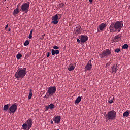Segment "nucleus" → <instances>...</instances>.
Wrapping results in <instances>:
<instances>
[{
    "label": "nucleus",
    "mask_w": 130,
    "mask_h": 130,
    "mask_svg": "<svg viewBox=\"0 0 130 130\" xmlns=\"http://www.w3.org/2000/svg\"><path fill=\"white\" fill-rule=\"evenodd\" d=\"M122 27H123V23H122V21H116V22H113L110 25L109 27L110 32L119 33Z\"/></svg>",
    "instance_id": "1"
},
{
    "label": "nucleus",
    "mask_w": 130,
    "mask_h": 130,
    "mask_svg": "<svg viewBox=\"0 0 130 130\" xmlns=\"http://www.w3.org/2000/svg\"><path fill=\"white\" fill-rule=\"evenodd\" d=\"M27 74V68H19L17 70L16 73H15V78L19 80V79H23L26 74Z\"/></svg>",
    "instance_id": "2"
},
{
    "label": "nucleus",
    "mask_w": 130,
    "mask_h": 130,
    "mask_svg": "<svg viewBox=\"0 0 130 130\" xmlns=\"http://www.w3.org/2000/svg\"><path fill=\"white\" fill-rule=\"evenodd\" d=\"M106 121L108 120H113L115 119L116 117V112L114 110H112L108 112L105 115Z\"/></svg>",
    "instance_id": "3"
},
{
    "label": "nucleus",
    "mask_w": 130,
    "mask_h": 130,
    "mask_svg": "<svg viewBox=\"0 0 130 130\" xmlns=\"http://www.w3.org/2000/svg\"><path fill=\"white\" fill-rule=\"evenodd\" d=\"M56 92V87L55 86H50L48 88V90L46 92L47 98L49 96H53Z\"/></svg>",
    "instance_id": "4"
},
{
    "label": "nucleus",
    "mask_w": 130,
    "mask_h": 130,
    "mask_svg": "<svg viewBox=\"0 0 130 130\" xmlns=\"http://www.w3.org/2000/svg\"><path fill=\"white\" fill-rule=\"evenodd\" d=\"M32 125V119L29 118L22 125V129L29 130Z\"/></svg>",
    "instance_id": "5"
},
{
    "label": "nucleus",
    "mask_w": 130,
    "mask_h": 130,
    "mask_svg": "<svg viewBox=\"0 0 130 130\" xmlns=\"http://www.w3.org/2000/svg\"><path fill=\"white\" fill-rule=\"evenodd\" d=\"M30 7V3L29 2L23 3L20 7V11L23 13L29 12V8Z\"/></svg>",
    "instance_id": "6"
},
{
    "label": "nucleus",
    "mask_w": 130,
    "mask_h": 130,
    "mask_svg": "<svg viewBox=\"0 0 130 130\" xmlns=\"http://www.w3.org/2000/svg\"><path fill=\"white\" fill-rule=\"evenodd\" d=\"M111 53V51L110 50L106 49L105 50H104L103 52H102V53L100 54V56L101 57V58H104L108 56H110Z\"/></svg>",
    "instance_id": "7"
},
{
    "label": "nucleus",
    "mask_w": 130,
    "mask_h": 130,
    "mask_svg": "<svg viewBox=\"0 0 130 130\" xmlns=\"http://www.w3.org/2000/svg\"><path fill=\"white\" fill-rule=\"evenodd\" d=\"M17 107L18 106L16 104H12L9 108V111H10L11 113H13L14 114L15 112H16Z\"/></svg>",
    "instance_id": "8"
},
{
    "label": "nucleus",
    "mask_w": 130,
    "mask_h": 130,
    "mask_svg": "<svg viewBox=\"0 0 130 130\" xmlns=\"http://www.w3.org/2000/svg\"><path fill=\"white\" fill-rule=\"evenodd\" d=\"M52 24H54V25H57V24H58V15L56 14L52 16Z\"/></svg>",
    "instance_id": "9"
},
{
    "label": "nucleus",
    "mask_w": 130,
    "mask_h": 130,
    "mask_svg": "<svg viewBox=\"0 0 130 130\" xmlns=\"http://www.w3.org/2000/svg\"><path fill=\"white\" fill-rule=\"evenodd\" d=\"M107 26V24H106V23H101L100 25H99V27L98 28V32H101L103 31V29L105 28H106Z\"/></svg>",
    "instance_id": "10"
},
{
    "label": "nucleus",
    "mask_w": 130,
    "mask_h": 130,
    "mask_svg": "<svg viewBox=\"0 0 130 130\" xmlns=\"http://www.w3.org/2000/svg\"><path fill=\"white\" fill-rule=\"evenodd\" d=\"M79 38L81 42L83 43H84V42H86V41H87L88 39H89V37L86 35H81Z\"/></svg>",
    "instance_id": "11"
},
{
    "label": "nucleus",
    "mask_w": 130,
    "mask_h": 130,
    "mask_svg": "<svg viewBox=\"0 0 130 130\" xmlns=\"http://www.w3.org/2000/svg\"><path fill=\"white\" fill-rule=\"evenodd\" d=\"M92 62L91 60H89L88 63L86 65L85 67V70L86 71H91L92 70Z\"/></svg>",
    "instance_id": "12"
},
{
    "label": "nucleus",
    "mask_w": 130,
    "mask_h": 130,
    "mask_svg": "<svg viewBox=\"0 0 130 130\" xmlns=\"http://www.w3.org/2000/svg\"><path fill=\"white\" fill-rule=\"evenodd\" d=\"M75 68H76V63H73L70 64L68 69L70 72H72V71H74V70H75Z\"/></svg>",
    "instance_id": "13"
},
{
    "label": "nucleus",
    "mask_w": 130,
    "mask_h": 130,
    "mask_svg": "<svg viewBox=\"0 0 130 130\" xmlns=\"http://www.w3.org/2000/svg\"><path fill=\"white\" fill-rule=\"evenodd\" d=\"M60 116H56V117L53 118V121H54L55 123H57V124H58L59 122H60Z\"/></svg>",
    "instance_id": "14"
},
{
    "label": "nucleus",
    "mask_w": 130,
    "mask_h": 130,
    "mask_svg": "<svg viewBox=\"0 0 130 130\" xmlns=\"http://www.w3.org/2000/svg\"><path fill=\"white\" fill-rule=\"evenodd\" d=\"M120 39H121V38H120V36L117 35L114 37L113 41L114 42H118V41H119Z\"/></svg>",
    "instance_id": "15"
},
{
    "label": "nucleus",
    "mask_w": 130,
    "mask_h": 130,
    "mask_svg": "<svg viewBox=\"0 0 130 130\" xmlns=\"http://www.w3.org/2000/svg\"><path fill=\"white\" fill-rule=\"evenodd\" d=\"M112 73L115 74L117 71V66H115V64H114L112 67Z\"/></svg>",
    "instance_id": "16"
},
{
    "label": "nucleus",
    "mask_w": 130,
    "mask_h": 130,
    "mask_svg": "<svg viewBox=\"0 0 130 130\" xmlns=\"http://www.w3.org/2000/svg\"><path fill=\"white\" fill-rule=\"evenodd\" d=\"M19 13H20V11H19V8H16L14 10L13 15H14V16H16V15H18Z\"/></svg>",
    "instance_id": "17"
},
{
    "label": "nucleus",
    "mask_w": 130,
    "mask_h": 130,
    "mask_svg": "<svg viewBox=\"0 0 130 130\" xmlns=\"http://www.w3.org/2000/svg\"><path fill=\"white\" fill-rule=\"evenodd\" d=\"M81 100H82V98L80 97V96H78L75 102V104H78V103H80V102H81Z\"/></svg>",
    "instance_id": "18"
},
{
    "label": "nucleus",
    "mask_w": 130,
    "mask_h": 130,
    "mask_svg": "<svg viewBox=\"0 0 130 130\" xmlns=\"http://www.w3.org/2000/svg\"><path fill=\"white\" fill-rule=\"evenodd\" d=\"M81 26H79L78 27H76L75 29V31L77 32V34H79L80 32H81Z\"/></svg>",
    "instance_id": "19"
},
{
    "label": "nucleus",
    "mask_w": 130,
    "mask_h": 130,
    "mask_svg": "<svg viewBox=\"0 0 130 130\" xmlns=\"http://www.w3.org/2000/svg\"><path fill=\"white\" fill-rule=\"evenodd\" d=\"M123 115L124 117H128L129 116V112L126 111L123 113Z\"/></svg>",
    "instance_id": "20"
},
{
    "label": "nucleus",
    "mask_w": 130,
    "mask_h": 130,
    "mask_svg": "<svg viewBox=\"0 0 130 130\" xmlns=\"http://www.w3.org/2000/svg\"><path fill=\"white\" fill-rule=\"evenodd\" d=\"M8 109H9V105H5L3 107V110H4V111H7Z\"/></svg>",
    "instance_id": "21"
},
{
    "label": "nucleus",
    "mask_w": 130,
    "mask_h": 130,
    "mask_svg": "<svg viewBox=\"0 0 130 130\" xmlns=\"http://www.w3.org/2000/svg\"><path fill=\"white\" fill-rule=\"evenodd\" d=\"M33 95V93H32V89L29 90V94L28 95V99L30 100L32 98V96Z\"/></svg>",
    "instance_id": "22"
},
{
    "label": "nucleus",
    "mask_w": 130,
    "mask_h": 130,
    "mask_svg": "<svg viewBox=\"0 0 130 130\" xmlns=\"http://www.w3.org/2000/svg\"><path fill=\"white\" fill-rule=\"evenodd\" d=\"M114 100V97L110 98L109 99L108 101V102L109 103H113V101Z\"/></svg>",
    "instance_id": "23"
},
{
    "label": "nucleus",
    "mask_w": 130,
    "mask_h": 130,
    "mask_svg": "<svg viewBox=\"0 0 130 130\" xmlns=\"http://www.w3.org/2000/svg\"><path fill=\"white\" fill-rule=\"evenodd\" d=\"M49 107L51 110H52V109H54V108H55V106L53 104H50L49 106Z\"/></svg>",
    "instance_id": "24"
},
{
    "label": "nucleus",
    "mask_w": 130,
    "mask_h": 130,
    "mask_svg": "<svg viewBox=\"0 0 130 130\" xmlns=\"http://www.w3.org/2000/svg\"><path fill=\"white\" fill-rule=\"evenodd\" d=\"M123 49H127L128 48V45L125 44L124 45L122 46Z\"/></svg>",
    "instance_id": "25"
},
{
    "label": "nucleus",
    "mask_w": 130,
    "mask_h": 130,
    "mask_svg": "<svg viewBox=\"0 0 130 130\" xmlns=\"http://www.w3.org/2000/svg\"><path fill=\"white\" fill-rule=\"evenodd\" d=\"M21 57H22L21 54L19 53L16 55L17 59H20V58H21Z\"/></svg>",
    "instance_id": "26"
},
{
    "label": "nucleus",
    "mask_w": 130,
    "mask_h": 130,
    "mask_svg": "<svg viewBox=\"0 0 130 130\" xmlns=\"http://www.w3.org/2000/svg\"><path fill=\"white\" fill-rule=\"evenodd\" d=\"M30 44V42L28 41V40H26L25 41V42H24V46H28V44Z\"/></svg>",
    "instance_id": "27"
},
{
    "label": "nucleus",
    "mask_w": 130,
    "mask_h": 130,
    "mask_svg": "<svg viewBox=\"0 0 130 130\" xmlns=\"http://www.w3.org/2000/svg\"><path fill=\"white\" fill-rule=\"evenodd\" d=\"M52 55H54L55 54V50L53 49L51 50Z\"/></svg>",
    "instance_id": "28"
},
{
    "label": "nucleus",
    "mask_w": 130,
    "mask_h": 130,
    "mask_svg": "<svg viewBox=\"0 0 130 130\" xmlns=\"http://www.w3.org/2000/svg\"><path fill=\"white\" fill-rule=\"evenodd\" d=\"M63 6H64V4L62 3L59 5V8H63Z\"/></svg>",
    "instance_id": "29"
},
{
    "label": "nucleus",
    "mask_w": 130,
    "mask_h": 130,
    "mask_svg": "<svg viewBox=\"0 0 130 130\" xmlns=\"http://www.w3.org/2000/svg\"><path fill=\"white\" fill-rule=\"evenodd\" d=\"M119 51H120V49H119V48L115 49V52H117V53H118V52H119Z\"/></svg>",
    "instance_id": "30"
},
{
    "label": "nucleus",
    "mask_w": 130,
    "mask_h": 130,
    "mask_svg": "<svg viewBox=\"0 0 130 130\" xmlns=\"http://www.w3.org/2000/svg\"><path fill=\"white\" fill-rule=\"evenodd\" d=\"M53 48L54 49H59V47H58L57 46H54L53 47Z\"/></svg>",
    "instance_id": "31"
},
{
    "label": "nucleus",
    "mask_w": 130,
    "mask_h": 130,
    "mask_svg": "<svg viewBox=\"0 0 130 130\" xmlns=\"http://www.w3.org/2000/svg\"><path fill=\"white\" fill-rule=\"evenodd\" d=\"M55 54H59V50H56L55 51Z\"/></svg>",
    "instance_id": "32"
},
{
    "label": "nucleus",
    "mask_w": 130,
    "mask_h": 130,
    "mask_svg": "<svg viewBox=\"0 0 130 130\" xmlns=\"http://www.w3.org/2000/svg\"><path fill=\"white\" fill-rule=\"evenodd\" d=\"M48 109H49V106H47L45 107V111H47V110H48Z\"/></svg>",
    "instance_id": "33"
},
{
    "label": "nucleus",
    "mask_w": 130,
    "mask_h": 130,
    "mask_svg": "<svg viewBox=\"0 0 130 130\" xmlns=\"http://www.w3.org/2000/svg\"><path fill=\"white\" fill-rule=\"evenodd\" d=\"M28 38H29V39H32V34H29Z\"/></svg>",
    "instance_id": "34"
},
{
    "label": "nucleus",
    "mask_w": 130,
    "mask_h": 130,
    "mask_svg": "<svg viewBox=\"0 0 130 130\" xmlns=\"http://www.w3.org/2000/svg\"><path fill=\"white\" fill-rule=\"evenodd\" d=\"M47 57H49V56H50V53L49 52L47 53Z\"/></svg>",
    "instance_id": "35"
},
{
    "label": "nucleus",
    "mask_w": 130,
    "mask_h": 130,
    "mask_svg": "<svg viewBox=\"0 0 130 130\" xmlns=\"http://www.w3.org/2000/svg\"><path fill=\"white\" fill-rule=\"evenodd\" d=\"M9 27V24H7L6 27H5V30H7L8 28Z\"/></svg>",
    "instance_id": "36"
},
{
    "label": "nucleus",
    "mask_w": 130,
    "mask_h": 130,
    "mask_svg": "<svg viewBox=\"0 0 130 130\" xmlns=\"http://www.w3.org/2000/svg\"><path fill=\"white\" fill-rule=\"evenodd\" d=\"M57 15H58V17H60V18H59V19H60V18H61L62 15H61V14H57Z\"/></svg>",
    "instance_id": "37"
},
{
    "label": "nucleus",
    "mask_w": 130,
    "mask_h": 130,
    "mask_svg": "<svg viewBox=\"0 0 130 130\" xmlns=\"http://www.w3.org/2000/svg\"><path fill=\"white\" fill-rule=\"evenodd\" d=\"M77 42H78V43H80V39H77Z\"/></svg>",
    "instance_id": "38"
},
{
    "label": "nucleus",
    "mask_w": 130,
    "mask_h": 130,
    "mask_svg": "<svg viewBox=\"0 0 130 130\" xmlns=\"http://www.w3.org/2000/svg\"><path fill=\"white\" fill-rule=\"evenodd\" d=\"M89 2L90 3V4H92V3H93V0H89Z\"/></svg>",
    "instance_id": "39"
},
{
    "label": "nucleus",
    "mask_w": 130,
    "mask_h": 130,
    "mask_svg": "<svg viewBox=\"0 0 130 130\" xmlns=\"http://www.w3.org/2000/svg\"><path fill=\"white\" fill-rule=\"evenodd\" d=\"M33 33V29H31V30L30 31V34H32Z\"/></svg>",
    "instance_id": "40"
},
{
    "label": "nucleus",
    "mask_w": 130,
    "mask_h": 130,
    "mask_svg": "<svg viewBox=\"0 0 130 130\" xmlns=\"http://www.w3.org/2000/svg\"><path fill=\"white\" fill-rule=\"evenodd\" d=\"M50 122H51V124H53V121L51 120V121H50Z\"/></svg>",
    "instance_id": "41"
},
{
    "label": "nucleus",
    "mask_w": 130,
    "mask_h": 130,
    "mask_svg": "<svg viewBox=\"0 0 130 130\" xmlns=\"http://www.w3.org/2000/svg\"><path fill=\"white\" fill-rule=\"evenodd\" d=\"M10 31H11V28H9V29H8V32H10Z\"/></svg>",
    "instance_id": "42"
},
{
    "label": "nucleus",
    "mask_w": 130,
    "mask_h": 130,
    "mask_svg": "<svg viewBox=\"0 0 130 130\" xmlns=\"http://www.w3.org/2000/svg\"><path fill=\"white\" fill-rule=\"evenodd\" d=\"M45 98H47V95H46L45 96Z\"/></svg>",
    "instance_id": "43"
},
{
    "label": "nucleus",
    "mask_w": 130,
    "mask_h": 130,
    "mask_svg": "<svg viewBox=\"0 0 130 130\" xmlns=\"http://www.w3.org/2000/svg\"><path fill=\"white\" fill-rule=\"evenodd\" d=\"M42 37H44V35H42Z\"/></svg>",
    "instance_id": "44"
}]
</instances>
